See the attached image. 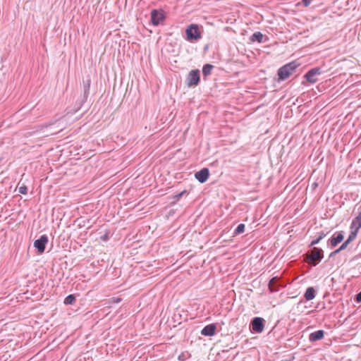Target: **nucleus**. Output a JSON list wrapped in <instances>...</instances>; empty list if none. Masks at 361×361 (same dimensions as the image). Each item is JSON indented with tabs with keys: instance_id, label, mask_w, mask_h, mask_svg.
Listing matches in <instances>:
<instances>
[{
	"instance_id": "1",
	"label": "nucleus",
	"mask_w": 361,
	"mask_h": 361,
	"mask_svg": "<svg viewBox=\"0 0 361 361\" xmlns=\"http://www.w3.org/2000/svg\"><path fill=\"white\" fill-rule=\"evenodd\" d=\"M297 65L294 63H289L279 68L278 71L279 78L281 80H284L289 78L293 73L295 71Z\"/></svg>"
},
{
	"instance_id": "2",
	"label": "nucleus",
	"mask_w": 361,
	"mask_h": 361,
	"mask_svg": "<svg viewBox=\"0 0 361 361\" xmlns=\"http://www.w3.org/2000/svg\"><path fill=\"white\" fill-rule=\"evenodd\" d=\"M186 38L188 41H197L201 37V32L199 26L196 24H191L185 30Z\"/></svg>"
},
{
	"instance_id": "3",
	"label": "nucleus",
	"mask_w": 361,
	"mask_h": 361,
	"mask_svg": "<svg viewBox=\"0 0 361 361\" xmlns=\"http://www.w3.org/2000/svg\"><path fill=\"white\" fill-rule=\"evenodd\" d=\"M250 327L251 331L255 333H262L264 329V319L262 317H255L252 320Z\"/></svg>"
},
{
	"instance_id": "4",
	"label": "nucleus",
	"mask_w": 361,
	"mask_h": 361,
	"mask_svg": "<svg viewBox=\"0 0 361 361\" xmlns=\"http://www.w3.org/2000/svg\"><path fill=\"white\" fill-rule=\"evenodd\" d=\"M200 82V71L198 70L191 71L187 77V85L188 87L196 86Z\"/></svg>"
},
{
	"instance_id": "5",
	"label": "nucleus",
	"mask_w": 361,
	"mask_h": 361,
	"mask_svg": "<svg viewBox=\"0 0 361 361\" xmlns=\"http://www.w3.org/2000/svg\"><path fill=\"white\" fill-rule=\"evenodd\" d=\"M164 13L162 10H152L151 12V22L154 25H158L164 19Z\"/></svg>"
},
{
	"instance_id": "6",
	"label": "nucleus",
	"mask_w": 361,
	"mask_h": 361,
	"mask_svg": "<svg viewBox=\"0 0 361 361\" xmlns=\"http://www.w3.org/2000/svg\"><path fill=\"white\" fill-rule=\"evenodd\" d=\"M48 243V238L45 235H42L39 239L34 242V247L37 250L39 254L44 252L45 246Z\"/></svg>"
},
{
	"instance_id": "7",
	"label": "nucleus",
	"mask_w": 361,
	"mask_h": 361,
	"mask_svg": "<svg viewBox=\"0 0 361 361\" xmlns=\"http://www.w3.org/2000/svg\"><path fill=\"white\" fill-rule=\"evenodd\" d=\"M322 258V250L317 248V247H314L310 255H307V262L310 263V264H313L314 265L316 264V262L317 261H320Z\"/></svg>"
},
{
	"instance_id": "8",
	"label": "nucleus",
	"mask_w": 361,
	"mask_h": 361,
	"mask_svg": "<svg viewBox=\"0 0 361 361\" xmlns=\"http://www.w3.org/2000/svg\"><path fill=\"white\" fill-rule=\"evenodd\" d=\"M322 71L320 68H316L310 70L305 75V78L310 83H315L317 81V75H320Z\"/></svg>"
},
{
	"instance_id": "9",
	"label": "nucleus",
	"mask_w": 361,
	"mask_h": 361,
	"mask_svg": "<svg viewBox=\"0 0 361 361\" xmlns=\"http://www.w3.org/2000/svg\"><path fill=\"white\" fill-rule=\"evenodd\" d=\"M209 171L207 168H204L200 171H197L195 174V177L197 179L200 183H204L209 178Z\"/></svg>"
},
{
	"instance_id": "10",
	"label": "nucleus",
	"mask_w": 361,
	"mask_h": 361,
	"mask_svg": "<svg viewBox=\"0 0 361 361\" xmlns=\"http://www.w3.org/2000/svg\"><path fill=\"white\" fill-rule=\"evenodd\" d=\"M324 331L318 330L317 331L312 333L309 336V339L310 341H316L322 339L324 338Z\"/></svg>"
},
{
	"instance_id": "11",
	"label": "nucleus",
	"mask_w": 361,
	"mask_h": 361,
	"mask_svg": "<svg viewBox=\"0 0 361 361\" xmlns=\"http://www.w3.org/2000/svg\"><path fill=\"white\" fill-rule=\"evenodd\" d=\"M216 326L214 324L206 326L202 331L201 334L204 336H212L214 334Z\"/></svg>"
},
{
	"instance_id": "12",
	"label": "nucleus",
	"mask_w": 361,
	"mask_h": 361,
	"mask_svg": "<svg viewBox=\"0 0 361 361\" xmlns=\"http://www.w3.org/2000/svg\"><path fill=\"white\" fill-rule=\"evenodd\" d=\"M360 228H361V212L353 220V222L351 224V229L356 228V230H359Z\"/></svg>"
},
{
	"instance_id": "13",
	"label": "nucleus",
	"mask_w": 361,
	"mask_h": 361,
	"mask_svg": "<svg viewBox=\"0 0 361 361\" xmlns=\"http://www.w3.org/2000/svg\"><path fill=\"white\" fill-rule=\"evenodd\" d=\"M343 235L341 233H339L336 237H332L331 238V245L334 247H336L338 243H340L343 240Z\"/></svg>"
},
{
	"instance_id": "14",
	"label": "nucleus",
	"mask_w": 361,
	"mask_h": 361,
	"mask_svg": "<svg viewBox=\"0 0 361 361\" xmlns=\"http://www.w3.org/2000/svg\"><path fill=\"white\" fill-rule=\"evenodd\" d=\"M305 298L307 300H312L315 298V291L312 287H309L305 293Z\"/></svg>"
},
{
	"instance_id": "15",
	"label": "nucleus",
	"mask_w": 361,
	"mask_h": 361,
	"mask_svg": "<svg viewBox=\"0 0 361 361\" xmlns=\"http://www.w3.org/2000/svg\"><path fill=\"white\" fill-rule=\"evenodd\" d=\"M263 39V35L260 32H255L250 37L252 42H262Z\"/></svg>"
},
{
	"instance_id": "16",
	"label": "nucleus",
	"mask_w": 361,
	"mask_h": 361,
	"mask_svg": "<svg viewBox=\"0 0 361 361\" xmlns=\"http://www.w3.org/2000/svg\"><path fill=\"white\" fill-rule=\"evenodd\" d=\"M245 224H240L238 226V227L235 228V230L233 232V236L243 233L245 231Z\"/></svg>"
},
{
	"instance_id": "17",
	"label": "nucleus",
	"mask_w": 361,
	"mask_h": 361,
	"mask_svg": "<svg viewBox=\"0 0 361 361\" xmlns=\"http://www.w3.org/2000/svg\"><path fill=\"white\" fill-rule=\"evenodd\" d=\"M212 68H213V66H212L210 64L204 65L202 68V72H203L204 75H207L210 74Z\"/></svg>"
},
{
	"instance_id": "18",
	"label": "nucleus",
	"mask_w": 361,
	"mask_h": 361,
	"mask_svg": "<svg viewBox=\"0 0 361 361\" xmlns=\"http://www.w3.org/2000/svg\"><path fill=\"white\" fill-rule=\"evenodd\" d=\"M75 301V298L73 295H68L65 300H64V303L65 304H67V305H69V304H73L74 303Z\"/></svg>"
},
{
	"instance_id": "19",
	"label": "nucleus",
	"mask_w": 361,
	"mask_h": 361,
	"mask_svg": "<svg viewBox=\"0 0 361 361\" xmlns=\"http://www.w3.org/2000/svg\"><path fill=\"white\" fill-rule=\"evenodd\" d=\"M18 192L20 194L25 195L27 192V188L25 185L23 184L18 187Z\"/></svg>"
},
{
	"instance_id": "20",
	"label": "nucleus",
	"mask_w": 361,
	"mask_h": 361,
	"mask_svg": "<svg viewBox=\"0 0 361 361\" xmlns=\"http://www.w3.org/2000/svg\"><path fill=\"white\" fill-rule=\"evenodd\" d=\"M326 236V234L324 233H322L316 239V240H314L312 243H311V245H316L317 244L322 238H324V237Z\"/></svg>"
},
{
	"instance_id": "21",
	"label": "nucleus",
	"mask_w": 361,
	"mask_h": 361,
	"mask_svg": "<svg viewBox=\"0 0 361 361\" xmlns=\"http://www.w3.org/2000/svg\"><path fill=\"white\" fill-rule=\"evenodd\" d=\"M276 281V278L274 277L273 279H271L269 283V288L270 289L271 291H275L276 290L274 288V284L275 283V281Z\"/></svg>"
},
{
	"instance_id": "22",
	"label": "nucleus",
	"mask_w": 361,
	"mask_h": 361,
	"mask_svg": "<svg viewBox=\"0 0 361 361\" xmlns=\"http://www.w3.org/2000/svg\"><path fill=\"white\" fill-rule=\"evenodd\" d=\"M353 230H354V231H353L351 232V233L350 234V235H349V236H348V238H349L350 240H351L352 241H353V240H355V238H356V236H357V232H358V230H356V228H353Z\"/></svg>"
},
{
	"instance_id": "23",
	"label": "nucleus",
	"mask_w": 361,
	"mask_h": 361,
	"mask_svg": "<svg viewBox=\"0 0 361 361\" xmlns=\"http://www.w3.org/2000/svg\"><path fill=\"white\" fill-rule=\"evenodd\" d=\"M186 192L185 190L182 191L179 194L174 196V199L176 201H178L180 200V198Z\"/></svg>"
},
{
	"instance_id": "24",
	"label": "nucleus",
	"mask_w": 361,
	"mask_h": 361,
	"mask_svg": "<svg viewBox=\"0 0 361 361\" xmlns=\"http://www.w3.org/2000/svg\"><path fill=\"white\" fill-rule=\"evenodd\" d=\"M312 1V0H302V3L305 7H307L311 4Z\"/></svg>"
},
{
	"instance_id": "25",
	"label": "nucleus",
	"mask_w": 361,
	"mask_h": 361,
	"mask_svg": "<svg viewBox=\"0 0 361 361\" xmlns=\"http://www.w3.org/2000/svg\"><path fill=\"white\" fill-rule=\"evenodd\" d=\"M348 245L344 242L341 246H340V250H343L344 249H345L347 247Z\"/></svg>"
},
{
	"instance_id": "26",
	"label": "nucleus",
	"mask_w": 361,
	"mask_h": 361,
	"mask_svg": "<svg viewBox=\"0 0 361 361\" xmlns=\"http://www.w3.org/2000/svg\"><path fill=\"white\" fill-rule=\"evenodd\" d=\"M356 300L357 302H361V291L357 295Z\"/></svg>"
},
{
	"instance_id": "27",
	"label": "nucleus",
	"mask_w": 361,
	"mask_h": 361,
	"mask_svg": "<svg viewBox=\"0 0 361 361\" xmlns=\"http://www.w3.org/2000/svg\"><path fill=\"white\" fill-rule=\"evenodd\" d=\"M112 300H113V302H119L121 300V298H113Z\"/></svg>"
},
{
	"instance_id": "28",
	"label": "nucleus",
	"mask_w": 361,
	"mask_h": 361,
	"mask_svg": "<svg viewBox=\"0 0 361 361\" xmlns=\"http://www.w3.org/2000/svg\"><path fill=\"white\" fill-rule=\"evenodd\" d=\"M340 251H341V250H340V248H338V249H337L336 250H335V251L332 253V255H336V254L338 253Z\"/></svg>"
},
{
	"instance_id": "29",
	"label": "nucleus",
	"mask_w": 361,
	"mask_h": 361,
	"mask_svg": "<svg viewBox=\"0 0 361 361\" xmlns=\"http://www.w3.org/2000/svg\"><path fill=\"white\" fill-rule=\"evenodd\" d=\"M350 242H352V240H350L349 238H348V239L345 241V243L348 245V244H349Z\"/></svg>"
}]
</instances>
